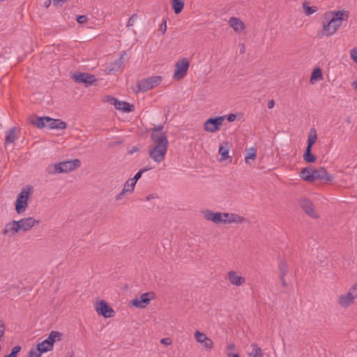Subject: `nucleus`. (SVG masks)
Wrapping results in <instances>:
<instances>
[{"label": "nucleus", "mask_w": 357, "mask_h": 357, "mask_svg": "<svg viewBox=\"0 0 357 357\" xmlns=\"http://www.w3.org/2000/svg\"><path fill=\"white\" fill-rule=\"evenodd\" d=\"M349 12L344 9L328 10L325 12L321 19V36L331 37L341 27L342 22L347 21Z\"/></svg>", "instance_id": "f257e3e1"}, {"label": "nucleus", "mask_w": 357, "mask_h": 357, "mask_svg": "<svg viewBox=\"0 0 357 357\" xmlns=\"http://www.w3.org/2000/svg\"><path fill=\"white\" fill-rule=\"evenodd\" d=\"M204 219L215 224H241L245 221L244 217L233 213L213 212L209 209L201 211Z\"/></svg>", "instance_id": "f03ea898"}, {"label": "nucleus", "mask_w": 357, "mask_h": 357, "mask_svg": "<svg viewBox=\"0 0 357 357\" xmlns=\"http://www.w3.org/2000/svg\"><path fill=\"white\" fill-rule=\"evenodd\" d=\"M153 145L149 147V155L155 162L160 163L165 160L168 149L167 137L164 135L158 136L151 135Z\"/></svg>", "instance_id": "7ed1b4c3"}, {"label": "nucleus", "mask_w": 357, "mask_h": 357, "mask_svg": "<svg viewBox=\"0 0 357 357\" xmlns=\"http://www.w3.org/2000/svg\"><path fill=\"white\" fill-rule=\"evenodd\" d=\"M80 165V160L79 159H74L50 165L47 167V172L50 174L68 173L79 167Z\"/></svg>", "instance_id": "20e7f679"}, {"label": "nucleus", "mask_w": 357, "mask_h": 357, "mask_svg": "<svg viewBox=\"0 0 357 357\" xmlns=\"http://www.w3.org/2000/svg\"><path fill=\"white\" fill-rule=\"evenodd\" d=\"M357 298V282L354 283L348 291L337 296V305L342 309H347L355 303Z\"/></svg>", "instance_id": "39448f33"}, {"label": "nucleus", "mask_w": 357, "mask_h": 357, "mask_svg": "<svg viewBox=\"0 0 357 357\" xmlns=\"http://www.w3.org/2000/svg\"><path fill=\"white\" fill-rule=\"evenodd\" d=\"M61 336L62 334L60 332L56 331H52L46 340L37 344L38 350L43 353L52 351L54 348V342L60 341Z\"/></svg>", "instance_id": "423d86ee"}, {"label": "nucleus", "mask_w": 357, "mask_h": 357, "mask_svg": "<svg viewBox=\"0 0 357 357\" xmlns=\"http://www.w3.org/2000/svg\"><path fill=\"white\" fill-rule=\"evenodd\" d=\"M162 80V76L159 75L142 79L137 82V92H146L158 86Z\"/></svg>", "instance_id": "0eeeda50"}, {"label": "nucleus", "mask_w": 357, "mask_h": 357, "mask_svg": "<svg viewBox=\"0 0 357 357\" xmlns=\"http://www.w3.org/2000/svg\"><path fill=\"white\" fill-rule=\"evenodd\" d=\"M31 193V188L26 186L23 188L17 195L15 202V210L17 214H22L28 206V199Z\"/></svg>", "instance_id": "6e6552de"}, {"label": "nucleus", "mask_w": 357, "mask_h": 357, "mask_svg": "<svg viewBox=\"0 0 357 357\" xmlns=\"http://www.w3.org/2000/svg\"><path fill=\"white\" fill-rule=\"evenodd\" d=\"M189 66L190 63L187 58H183L178 60L175 63L176 70L174 73L173 78L177 81L183 78L187 74Z\"/></svg>", "instance_id": "1a4fd4ad"}, {"label": "nucleus", "mask_w": 357, "mask_h": 357, "mask_svg": "<svg viewBox=\"0 0 357 357\" xmlns=\"http://www.w3.org/2000/svg\"><path fill=\"white\" fill-rule=\"evenodd\" d=\"M225 116H217L215 118H209L204 123V129L208 132H215L220 130Z\"/></svg>", "instance_id": "9d476101"}, {"label": "nucleus", "mask_w": 357, "mask_h": 357, "mask_svg": "<svg viewBox=\"0 0 357 357\" xmlns=\"http://www.w3.org/2000/svg\"><path fill=\"white\" fill-rule=\"evenodd\" d=\"M94 307L96 312L99 315L103 316L105 318H112L116 314L114 309L104 300L96 302Z\"/></svg>", "instance_id": "9b49d317"}, {"label": "nucleus", "mask_w": 357, "mask_h": 357, "mask_svg": "<svg viewBox=\"0 0 357 357\" xmlns=\"http://www.w3.org/2000/svg\"><path fill=\"white\" fill-rule=\"evenodd\" d=\"M155 298V294L153 291H149L142 294L139 298H136L131 301V304L137 308H145L149 303L151 300Z\"/></svg>", "instance_id": "f8f14e48"}, {"label": "nucleus", "mask_w": 357, "mask_h": 357, "mask_svg": "<svg viewBox=\"0 0 357 357\" xmlns=\"http://www.w3.org/2000/svg\"><path fill=\"white\" fill-rule=\"evenodd\" d=\"M194 337L197 342L200 344L205 350L211 351L213 349V342L203 332H201L197 330L195 331L194 333Z\"/></svg>", "instance_id": "ddd939ff"}, {"label": "nucleus", "mask_w": 357, "mask_h": 357, "mask_svg": "<svg viewBox=\"0 0 357 357\" xmlns=\"http://www.w3.org/2000/svg\"><path fill=\"white\" fill-rule=\"evenodd\" d=\"M17 222L19 225V231L22 232H26L40 223V220L33 217L24 218Z\"/></svg>", "instance_id": "4468645a"}, {"label": "nucleus", "mask_w": 357, "mask_h": 357, "mask_svg": "<svg viewBox=\"0 0 357 357\" xmlns=\"http://www.w3.org/2000/svg\"><path fill=\"white\" fill-rule=\"evenodd\" d=\"M227 279L231 285L235 287H241L245 283V278L241 275V273L234 270L227 272Z\"/></svg>", "instance_id": "2eb2a0df"}, {"label": "nucleus", "mask_w": 357, "mask_h": 357, "mask_svg": "<svg viewBox=\"0 0 357 357\" xmlns=\"http://www.w3.org/2000/svg\"><path fill=\"white\" fill-rule=\"evenodd\" d=\"M126 52H121L119 58L111 62L106 68L107 73L112 74L118 72L121 70L124 63V56H126Z\"/></svg>", "instance_id": "dca6fc26"}, {"label": "nucleus", "mask_w": 357, "mask_h": 357, "mask_svg": "<svg viewBox=\"0 0 357 357\" xmlns=\"http://www.w3.org/2000/svg\"><path fill=\"white\" fill-rule=\"evenodd\" d=\"M18 232L20 231L17 220H12L5 225L4 228L1 231V234L8 237H13Z\"/></svg>", "instance_id": "f3484780"}, {"label": "nucleus", "mask_w": 357, "mask_h": 357, "mask_svg": "<svg viewBox=\"0 0 357 357\" xmlns=\"http://www.w3.org/2000/svg\"><path fill=\"white\" fill-rule=\"evenodd\" d=\"M315 180L331 181L333 180V176L328 173L325 168L320 167L316 169H313L312 181Z\"/></svg>", "instance_id": "a211bd4d"}, {"label": "nucleus", "mask_w": 357, "mask_h": 357, "mask_svg": "<svg viewBox=\"0 0 357 357\" xmlns=\"http://www.w3.org/2000/svg\"><path fill=\"white\" fill-rule=\"evenodd\" d=\"M300 205L308 215L314 218H318V214L314 211V206L311 201L306 199H301Z\"/></svg>", "instance_id": "6ab92c4d"}, {"label": "nucleus", "mask_w": 357, "mask_h": 357, "mask_svg": "<svg viewBox=\"0 0 357 357\" xmlns=\"http://www.w3.org/2000/svg\"><path fill=\"white\" fill-rule=\"evenodd\" d=\"M230 146L228 142H223L220 144L218 149V153L220 155V161L226 160L229 159L231 161V157L229 155Z\"/></svg>", "instance_id": "aec40b11"}, {"label": "nucleus", "mask_w": 357, "mask_h": 357, "mask_svg": "<svg viewBox=\"0 0 357 357\" xmlns=\"http://www.w3.org/2000/svg\"><path fill=\"white\" fill-rule=\"evenodd\" d=\"M74 79L79 83L91 84L95 81V77L84 73L74 75Z\"/></svg>", "instance_id": "412c9836"}, {"label": "nucleus", "mask_w": 357, "mask_h": 357, "mask_svg": "<svg viewBox=\"0 0 357 357\" xmlns=\"http://www.w3.org/2000/svg\"><path fill=\"white\" fill-rule=\"evenodd\" d=\"M229 24L235 32H239L245 29V24L239 18L236 17L229 18Z\"/></svg>", "instance_id": "4be33fe9"}, {"label": "nucleus", "mask_w": 357, "mask_h": 357, "mask_svg": "<svg viewBox=\"0 0 357 357\" xmlns=\"http://www.w3.org/2000/svg\"><path fill=\"white\" fill-rule=\"evenodd\" d=\"M112 104L115 108L123 112H129L132 111L133 105H130L128 102L124 101L118 100L116 98L112 99Z\"/></svg>", "instance_id": "5701e85b"}, {"label": "nucleus", "mask_w": 357, "mask_h": 357, "mask_svg": "<svg viewBox=\"0 0 357 357\" xmlns=\"http://www.w3.org/2000/svg\"><path fill=\"white\" fill-rule=\"evenodd\" d=\"M47 126L51 129H65L66 128V123L60 119H54L47 117Z\"/></svg>", "instance_id": "b1692460"}, {"label": "nucleus", "mask_w": 357, "mask_h": 357, "mask_svg": "<svg viewBox=\"0 0 357 357\" xmlns=\"http://www.w3.org/2000/svg\"><path fill=\"white\" fill-rule=\"evenodd\" d=\"M16 130V128L13 127L6 131V136L5 139V144L6 145L13 143L17 139Z\"/></svg>", "instance_id": "393cba45"}, {"label": "nucleus", "mask_w": 357, "mask_h": 357, "mask_svg": "<svg viewBox=\"0 0 357 357\" xmlns=\"http://www.w3.org/2000/svg\"><path fill=\"white\" fill-rule=\"evenodd\" d=\"M323 74L320 68H316L313 70L310 79V83L314 84L317 81H321L323 79Z\"/></svg>", "instance_id": "a878e982"}, {"label": "nucleus", "mask_w": 357, "mask_h": 357, "mask_svg": "<svg viewBox=\"0 0 357 357\" xmlns=\"http://www.w3.org/2000/svg\"><path fill=\"white\" fill-rule=\"evenodd\" d=\"M312 168L305 167L301 172L300 176L305 181L312 182Z\"/></svg>", "instance_id": "bb28decb"}, {"label": "nucleus", "mask_w": 357, "mask_h": 357, "mask_svg": "<svg viewBox=\"0 0 357 357\" xmlns=\"http://www.w3.org/2000/svg\"><path fill=\"white\" fill-rule=\"evenodd\" d=\"M317 139V130L315 128H311L309 132L307 137V148L312 149Z\"/></svg>", "instance_id": "cd10ccee"}, {"label": "nucleus", "mask_w": 357, "mask_h": 357, "mask_svg": "<svg viewBox=\"0 0 357 357\" xmlns=\"http://www.w3.org/2000/svg\"><path fill=\"white\" fill-rule=\"evenodd\" d=\"M171 3L176 14L181 13L184 7V0H171Z\"/></svg>", "instance_id": "c85d7f7f"}, {"label": "nucleus", "mask_w": 357, "mask_h": 357, "mask_svg": "<svg viewBox=\"0 0 357 357\" xmlns=\"http://www.w3.org/2000/svg\"><path fill=\"white\" fill-rule=\"evenodd\" d=\"M47 116L36 117L31 121V123L38 128H42L47 126Z\"/></svg>", "instance_id": "c756f323"}, {"label": "nucleus", "mask_w": 357, "mask_h": 357, "mask_svg": "<svg viewBox=\"0 0 357 357\" xmlns=\"http://www.w3.org/2000/svg\"><path fill=\"white\" fill-rule=\"evenodd\" d=\"M251 347L252 348V351L248 354L250 357H260L262 356L263 352L262 349L258 347V345L255 343L251 344Z\"/></svg>", "instance_id": "7c9ffc66"}, {"label": "nucleus", "mask_w": 357, "mask_h": 357, "mask_svg": "<svg viewBox=\"0 0 357 357\" xmlns=\"http://www.w3.org/2000/svg\"><path fill=\"white\" fill-rule=\"evenodd\" d=\"M303 159L305 162L311 163L315 162L317 157L312 153V149L306 148L305 152L303 155Z\"/></svg>", "instance_id": "2f4dec72"}, {"label": "nucleus", "mask_w": 357, "mask_h": 357, "mask_svg": "<svg viewBox=\"0 0 357 357\" xmlns=\"http://www.w3.org/2000/svg\"><path fill=\"white\" fill-rule=\"evenodd\" d=\"M135 185L136 184L132 181H130V178L125 183L123 190L126 193H131L134 191Z\"/></svg>", "instance_id": "473e14b6"}, {"label": "nucleus", "mask_w": 357, "mask_h": 357, "mask_svg": "<svg viewBox=\"0 0 357 357\" xmlns=\"http://www.w3.org/2000/svg\"><path fill=\"white\" fill-rule=\"evenodd\" d=\"M280 275H286L289 272V267L284 260H281L278 264Z\"/></svg>", "instance_id": "72a5a7b5"}, {"label": "nucleus", "mask_w": 357, "mask_h": 357, "mask_svg": "<svg viewBox=\"0 0 357 357\" xmlns=\"http://www.w3.org/2000/svg\"><path fill=\"white\" fill-rule=\"evenodd\" d=\"M303 8L305 13L307 15H310L314 13L317 10V7H315V6H308V3L307 1H305L303 3Z\"/></svg>", "instance_id": "f704fd0d"}, {"label": "nucleus", "mask_w": 357, "mask_h": 357, "mask_svg": "<svg viewBox=\"0 0 357 357\" xmlns=\"http://www.w3.org/2000/svg\"><path fill=\"white\" fill-rule=\"evenodd\" d=\"M257 155V150L254 148L250 149V151L247 153L245 157V160L246 163H249V160H255Z\"/></svg>", "instance_id": "c9c22d12"}, {"label": "nucleus", "mask_w": 357, "mask_h": 357, "mask_svg": "<svg viewBox=\"0 0 357 357\" xmlns=\"http://www.w3.org/2000/svg\"><path fill=\"white\" fill-rule=\"evenodd\" d=\"M163 130V126L160 125L158 126H155L151 129V135L156 134V135L160 136L164 135L165 136H167L165 132H162Z\"/></svg>", "instance_id": "e433bc0d"}, {"label": "nucleus", "mask_w": 357, "mask_h": 357, "mask_svg": "<svg viewBox=\"0 0 357 357\" xmlns=\"http://www.w3.org/2000/svg\"><path fill=\"white\" fill-rule=\"evenodd\" d=\"M151 168H147V167H145V168H143L142 169H140L135 176L133 178H130V181H132L135 184L137 183V181L142 177V175L144 172H147L148 170H149Z\"/></svg>", "instance_id": "4c0bfd02"}, {"label": "nucleus", "mask_w": 357, "mask_h": 357, "mask_svg": "<svg viewBox=\"0 0 357 357\" xmlns=\"http://www.w3.org/2000/svg\"><path fill=\"white\" fill-rule=\"evenodd\" d=\"M21 347L15 346L12 349L10 354L5 356L4 357H17V354L20 351Z\"/></svg>", "instance_id": "58836bf2"}, {"label": "nucleus", "mask_w": 357, "mask_h": 357, "mask_svg": "<svg viewBox=\"0 0 357 357\" xmlns=\"http://www.w3.org/2000/svg\"><path fill=\"white\" fill-rule=\"evenodd\" d=\"M42 354H43V352H40V351L38 350L37 347L36 350L31 349L29 352V357H41Z\"/></svg>", "instance_id": "ea45409f"}, {"label": "nucleus", "mask_w": 357, "mask_h": 357, "mask_svg": "<svg viewBox=\"0 0 357 357\" xmlns=\"http://www.w3.org/2000/svg\"><path fill=\"white\" fill-rule=\"evenodd\" d=\"M137 18V15L136 14H133L128 20V22L127 23V26H132Z\"/></svg>", "instance_id": "a19ab883"}, {"label": "nucleus", "mask_w": 357, "mask_h": 357, "mask_svg": "<svg viewBox=\"0 0 357 357\" xmlns=\"http://www.w3.org/2000/svg\"><path fill=\"white\" fill-rule=\"evenodd\" d=\"M350 56L357 63V49L354 48L350 51Z\"/></svg>", "instance_id": "79ce46f5"}, {"label": "nucleus", "mask_w": 357, "mask_h": 357, "mask_svg": "<svg viewBox=\"0 0 357 357\" xmlns=\"http://www.w3.org/2000/svg\"><path fill=\"white\" fill-rule=\"evenodd\" d=\"M6 331V326L2 320H0V339L4 335Z\"/></svg>", "instance_id": "37998d69"}, {"label": "nucleus", "mask_w": 357, "mask_h": 357, "mask_svg": "<svg viewBox=\"0 0 357 357\" xmlns=\"http://www.w3.org/2000/svg\"><path fill=\"white\" fill-rule=\"evenodd\" d=\"M160 343L165 346H169L172 344V340L169 337H165L160 340Z\"/></svg>", "instance_id": "c03bdc74"}, {"label": "nucleus", "mask_w": 357, "mask_h": 357, "mask_svg": "<svg viewBox=\"0 0 357 357\" xmlns=\"http://www.w3.org/2000/svg\"><path fill=\"white\" fill-rule=\"evenodd\" d=\"M88 18L86 15H79L77 17V22L79 24H84L87 21Z\"/></svg>", "instance_id": "a18cd8bd"}, {"label": "nucleus", "mask_w": 357, "mask_h": 357, "mask_svg": "<svg viewBox=\"0 0 357 357\" xmlns=\"http://www.w3.org/2000/svg\"><path fill=\"white\" fill-rule=\"evenodd\" d=\"M223 116H225V119H227L229 122H232L235 121L236 116L234 114H229L227 115H224Z\"/></svg>", "instance_id": "49530a36"}, {"label": "nucleus", "mask_w": 357, "mask_h": 357, "mask_svg": "<svg viewBox=\"0 0 357 357\" xmlns=\"http://www.w3.org/2000/svg\"><path fill=\"white\" fill-rule=\"evenodd\" d=\"M167 21L166 20H163V23L160 26V31H162V34H164L167 31Z\"/></svg>", "instance_id": "de8ad7c7"}, {"label": "nucleus", "mask_w": 357, "mask_h": 357, "mask_svg": "<svg viewBox=\"0 0 357 357\" xmlns=\"http://www.w3.org/2000/svg\"><path fill=\"white\" fill-rule=\"evenodd\" d=\"M126 194V192L122 190L121 192L116 196V200H121Z\"/></svg>", "instance_id": "09e8293b"}, {"label": "nucleus", "mask_w": 357, "mask_h": 357, "mask_svg": "<svg viewBox=\"0 0 357 357\" xmlns=\"http://www.w3.org/2000/svg\"><path fill=\"white\" fill-rule=\"evenodd\" d=\"M155 198H157V196L155 195L151 194L146 197L145 200L148 202Z\"/></svg>", "instance_id": "8fccbe9b"}, {"label": "nucleus", "mask_w": 357, "mask_h": 357, "mask_svg": "<svg viewBox=\"0 0 357 357\" xmlns=\"http://www.w3.org/2000/svg\"><path fill=\"white\" fill-rule=\"evenodd\" d=\"M236 347L235 344L234 343H229L227 344V349L228 351L233 350Z\"/></svg>", "instance_id": "3c124183"}, {"label": "nucleus", "mask_w": 357, "mask_h": 357, "mask_svg": "<svg viewBox=\"0 0 357 357\" xmlns=\"http://www.w3.org/2000/svg\"><path fill=\"white\" fill-rule=\"evenodd\" d=\"M274 106H275V101L273 100H269L268 102V107L269 109H272L274 107Z\"/></svg>", "instance_id": "603ef678"}, {"label": "nucleus", "mask_w": 357, "mask_h": 357, "mask_svg": "<svg viewBox=\"0 0 357 357\" xmlns=\"http://www.w3.org/2000/svg\"><path fill=\"white\" fill-rule=\"evenodd\" d=\"M285 276L286 275H280V280L282 283V286L283 287H286L287 286V283H286V281H285Z\"/></svg>", "instance_id": "864d4df0"}, {"label": "nucleus", "mask_w": 357, "mask_h": 357, "mask_svg": "<svg viewBox=\"0 0 357 357\" xmlns=\"http://www.w3.org/2000/svg\"><path fill=\"white\" fill-rule=\"evenodd\" d=\"M227 357H239V356L237 354H231L230 352H228Z\"/></svg>", "instance_id": "5fc2aeb1"}, {"label": "nucleus", "mask_w": 357, "mask_h": 357, "mask_svg": "<svg viewBox=\"0 0 357 357\" xmlns=\"http://www.w3.org/2000/svg\"><path fill=\"white\" fill-rule=\"evenodd\" d=\"M351 85L352 87L357 91V80L353 82Z\"/></svg>", "instance_id": "6e6d98bb"}, {"label": "nucleus", "mask_w": 357, "mask_h": 357, "mask_svg": "<svg viewBox=\"0 0 357 357\" xmlns=\"http://www.w3.org/2000/svg\"><path fill=\"white\" fill-rule=\"evenodd\" d=\"M245 51V47L243 44H241V48L240 50L241 53H243Z\"/></svg>", "instance_id": "4d7b16f0"}, {"label": "nucleus", "mask_w": 357, "mask_h": 357, "mask_svg": "<svg viewBox=\"0 0 357 357\" xmlns=\"http://www.w3.org/2000/svg\"><path fill=\"white\" fill-rule=\"evenodd\" d=\"M10 290H15V291H16L15 293H16V294H18L17 288H16L15 287H14V286H13V287H11L10 288Z\"/></svg>", "instance_id": "13d9d810"}, {"label": "nucleus", "mask_w": 357, "mask_h": 357, "mask_svg": "<svg viewBox=\"0 0 357 357\" xmlns=\"http://www.w3.org/2000/svg\"><path fill=\"white\" fill-rule=\"evenodd\" d=\"M54 1V4H56L57 3H59V1H62V2H64L65 0H53Z\"/></svg>", "instance_id": "bf43d9fd"}, {"label": "nucleus", "mask_w": 357, "mask_h": 357, "mask_svg": "<svg viewBox=\"0 0 357 357\" xmlns=\"http://www.w3.org/2000/svg\"><path fill=\"white\" fill-rule=\"evenodd\" d=\"M50 3H51V1H49V3H46V5L50 6Z\"/></svg>", "instance_id": "052dcab7"}, {"label": "nucleus", "mask_w": 357, "mask_h": 357, "mask_svg": "<svg viewBox=\"0 0 357 357\" xmlns=\"http://www.w3.org/2000/svg\"><path fill=\"white\" fill-rule=\"evenodd\" d=\"M50 3H51V1H49V3H46V5L50 6Z\"/></svg>", "instance_id": "680f3d73"}, {"label": "nucleus", "mask_w": 357, "mask_h": 357, "mask_svg": "<svg viewBox=\"0 0 357 357\" xmlns=\"http://www.w3.org/2000/svg\"><path fill=\"white\" fill-rule=\"evenodd\" d=\"M50 3H51V1H49V3H46V5L50 6Z\"/></svg>", "instance_id": "e2e57ef3"}, {"label": "nucleus", "mask_w": 357, "mask_h": 357, "mask_svg": "<svg viewBox=\"0 0 357 357\" xmlns=\"http://www.w3.org/2000/svg\"><path fill=\"white\" fill-rule=\"evenodd\" d=\"M66 357H72V356H66Z\"/></svg>", "instance_id": "0e129e2a"}, {"label": "nucleus", "mask_w": 357, "mask_h": 357, "mask_svg": "<svg viewBox=\"0 0 357 357\" xmlns=\"http://www.w3.org/2000/svg\"><path fill=\"white\" fill-rule=\"evenodd\" d=\"M1 1H3L4 0H0Z\"/></svg>", "instance_id": "69168bd1"}]
</instances>
